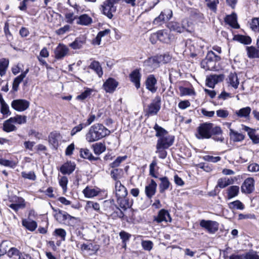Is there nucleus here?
<instances>
[{"instance_id":"obj_1","label":"nucleus","mask_w":259,"mask_h":259,"mask_svg":"<svg viewBox=\"0 0 259 259\" xmlns=\"http://www.w3.org/2000/svg\"><path fill=\"white\" fill-rule=\"evenodd\" d=\"M110 134V131L103 124L96 123L89 128L85 138L88 142L93 143L109 135Z\"/></svg>"},{"instance_id":"obj_16","label":"nucleus","mask_w":259,"mask_h":259,"mask_svg":"<svg viewBox=\"0 0 259 259\" xmlns=\"http://www.w3.org/2000/svg\"><path fill=\"white\" fill-rule=\"evenodd\" d=\"M118 85V82L112 78H109L103 85V89L107 93H113Z\"/></svg>"},{"instance_id":"obj_43","label":"nucleus","mask_w":259,"mask_h":259,"mask_svg":"<svg viewBox=\"0 0 259 259\" xmlns=\"http://www.w3.org/2000/svg\"><path fill=\"white\" fill-rule=\"evenodd\" d=\"M84 208L87 211H89L91 208H93L96 211H99L100 209V206L99 204L96 202L88 201L87 202Z\"/></svg>"},{"instance_id":"obj_61","label":"nucleus","mask_w":259,"mask_h":259,"mask_svg":"<svg viewBox=\"0 0 259 259\" xmlns=\"http://www.w3.org/2000/svg\"><path fill=\"white\" fill-rule=\"evenodd\" d=\"M65 18L66 22L72 24L73 21L76 19V17L73 13L68 12L65 14Z\"/></svg>"},{"instance_id":"obj_24","label":"nucleus","mask_w":259,"mask_h":259,"mask_svg":"<svg viewBox=\"0 0 259 259\" xmlns=\"http://www.w3.org/2000/svg\"><path fill=\"white\" fill-rule=\"evenodd\" d=\"M225 22L234 28H238L239 25L237 21V16L235 13L228 15L225 18Z\"/></svg>"},{"instance_id":"obj_11","label":"nucleus","mask_w":259,"mask_h":259,"mask_svg":"<svg viewBox=\"0 0 259 259\" xmlns=\"http://www.w3.org/2000/svg\"><path fill=\"white\" fill-rule=\"evenodd\" d=\"M54 210V217L55 220L60 224H65L69 214L66 212L53 208Z\"/></svg>"},{"instance_id":"obj_49","label":"nucleus","mask_w":259,"mask_h":259,"mask_svg":"<svg viewBox=\"0 0 259 259\" xmlns=\"http://www.w3.org/2000/svg\"><path fill=\"white\" fill-rule=\"evenodd\" d=\"M155 56L152 58H149L148 60L145 61L144 63L145 65L150 66L153 69L157 68L159 66V63L158 61L153 60H155Z\"/></svg>"},{"instance_id":"obj_56","label":"nucleus","mask_w":259,"mask_h":259,"mask_svg":"<svg viewBox=\"0 0 259 259\" xmlns=\"http://www.w3.org/2000/svg\"><path fill=\"white\" fill-rule=\"evenodd\" d=\"M53 235L60 237L62 240L65 241L66 236V232L64 229H56L53 232Z\"/></svg>"},{"instance_id":"obj_26","label":"nucleus","mask_w":259,"mask_h":259,"mask_svg":"<svg viewBox=\"0 0 259 259\" xmlns=\"http://www.w3.org/2000/svg\"><path fill=\"white\" fill-rule=\"evenodd\" d=\"M100 192L99 188H93L87 187L82 191L84 196L87 198H92L97 196Z\"/></svg>"},{"instance_id":"obj_27","label":"nucleus","mask_w":259,"mask_h":259,"mask_svg":"<svg viewBox=\"0 0 259 259\" xmlns=\"http://www.w3.org/2000/svg\"><path fill=\"white\" fill-rule=\"evenodd\" d=\"M167 38L168 35L167 33L164 31L161 30L152 34L150 37V40L152 44H154V42L152 40L153 38H157L161 41L166 42Z\"/></svg>"},{"instance_id":"obj_6","label":"nucleus","mask_w":259,"mask_h":259,"mask_svg":"<svg viewBox=\"0 0 259 259\" xmlns=\"http://www.w3.org/2000/svg\"><path fill=\"white\" fill-rule=\"evenodd\" d=\"M30 103L24 99H16L11 103L13 109L18 112H23L27 109L29 107Z\"/></svg>"},{"instance_id":"obj_14","label":"nucleus","mask_w":259,"mask_h":259,"mask_svg":"<svg viewBox=\"0 0 259 259\" xmlns=\"http://www.w3.org/2000/svg\"><path fill=\"white\" fill-rule=\"evenodd\" d=\"M157 82V79L154 75H149L145 81L146 89L152 93H155L157 90V87H156Z\"/></svg>"},{"instance_id":"obj_47","label":"nucleus","mask_w":259,"mask_h":259,"mask_svg":"<svg viewBox=\"0 0 259 259\" xmlns=\"http://www.w3.org/2000/svg\"><path fill=\"white\" fill-rule=\"evenodd\" d=\"M11 118L15 123H17L19 124L25 123L27 120V117L26 116L21 115H17L14 117H11Z\"/></svg>"},{"instance_id":"obj_60","label":"nucleus","mask_w":259,"mask_h":259,"mask_svg":"<svg viewBox=\"0 0 259 259\" xmlns=\"http://www.w3.org/2000/svg\"><path fill=\"white\" fill-rule=\"evenodd\" d=\"M85 125L83 123H81L78 125L74 126L70 132L71 136H74L76 133L80 132L83 128L85 127Z\"/></svg>"},{"instance_id":"obj_32","label":"nucleus","mask_w":259,"mask_h":259,"mask_svg":"<svg viewBox=\"0 0 259 259\" xmlns=\"http://www.w3.org/2000/svg\"><path fill=\"white\" fill-rule=\"evenodd\" d=\"M94 153L96 155H99L106 150V146L103 143H96L92 146Z\"/></svg>"},{"instance_id":"obj_35","label":"nucleus","mask_w":259,"mask_h":259,"mask_svg":"<svg viewBox=\"0 0 259 259\" xmlns=\"http://www.w3.org/2000/svg\"><path fill=\"white\" fill-rule=\"evenodd\" d=\"M239 192V187L238 186H232L227 190V197L230 199L237 196Z\"/></svg>"},{"instance_id":"obj_48","label":"nucleus","mask_w":259,"mask_h":259,"mask_svg":"<svg viewBox=\"0 0 259 259\" xmlns=\"http://www.w3.org/2000/svg\"><path fill=\"white\" fill-rule=\"evenodd\" d=\"M68 182V179L65 176H63L59 178V183L60 186L62 187L64 193H66L67 191Z\"/></svg>"},{"instance_id":"obj_2","label":"nucleus","mask_w":259,"mask_h":259,"mask_svg":"<svg viewBox=\"0 0 259 259\" xmlns=\"http://www.w3.org/2000/svg\"><path fill=\"white\" fill-rule=\"evenodd\" d=\"M153 128L156 131L155 136L159 138L157 144L165 148H168L173 144L175 140L174 136L169 135L165 129L157 123H155Z\"/></svg>"},{"instance_id":"obj_58","label":"nucleus","mask_w":259,"mask_h":259,"mask_svg":"<svg viewBox=\"0 0 259 259\" xmlns=\"http://www.w3.org/2000/svg\"><path fill=\"white\" fill-rule=\"evenodd\" d=\"M84 41L80 38L76 39L73 42L70 44V46L73 49H79L81 48Z\"/></svg>"},{"instance_id":"obj_64","label":"nucleus","mask_w":259,"mask_h":259,"mask_svg":"<svg viewBox=\"0 0 259 259\" xmlns=\"http://www.w3.org/2000/svg\"><path fill=\"white\" fill-rule=\"evenodd\" d=\"M245 259H259V255L255 251H249L244 255Z\"/></svg>"},{"instance_id":"obj_23","label":"nucleus","mask_w":259,"mask_h":259,"mask_svg":"<svg viewBox=\"0 0 259 259\" xmlns=\"http://www.w3.org/2000/svg\"><path fill=\"white\" fill-rule=\"evenodd\" d=\"M75 168V164L74 163L70 161L67 162L63 164L61 166L60 170L63 175H70L74 170Z\"/></svg>"},{"instance_id":"obj_57","label":"nucleus","mask_w":259,"mask_h":259,"mask_svg":"<svg viewBox=\"0 0 259 259\" xmlns=\"http://www.w3.org/2000/svg\"><path fill=\"white\" fill-rule=\"evenodd\" d=\"M127 158L126 155L118 157L113 162L110 164V166L112 168L118 167L120 164Z\"/></svg>"},{"instance_id":"obj_62","label":"nucleus","mask_w":259,"mask_h":259,"mask_svg":"<svg viewBox=\"0 0 259 259\" xmlns=\"http://www.w3.org/2000/svg\"><path fill=\"white\" fill-rule=\"evenodd\" d=\"M248 136L254 144H257L259 143V135L255 133V130H254L251 133H250Z\"/></svg>"},{"instance_id":"obj_51","label":"nucleus","mask_w":259,"mask_h":259,"mask_svg":"<svg viewBox=\"0 0 259 259\" xmlns=\"http://www.w3.org/2000/svg\"><path fill=\"white\" fill-rule=\"evenodd\" d=\"M250 28L254 32H259V17L252 19Z\"/></svg>"},{"instance_id":"obj_28","label":"nucleus","mask_w":259,"mask_h":259,"mask_svg":"<svg viewBox=\"0 0 259 259\" xmlns=\"http://www.w3.org/2000/svg\"><path fill=\"white\" fill-rule=\"evenodd\" d=\"M93 22L92 19L87 14H82L79 16L77 20V24L81 25L88 26Z\"/></svg>"},{"instance_id":"obj_29","label":"nucleus","mask_w":259,"mask_h":259,"mask_svg":"<svg viewBox=\"0 0 259 259\" xmlns=\"http://www.w3.org/2000/svg\"><path fill=\"white\" fill-rule=\"evenodd\" d=\"M229 135L231 139L236 142L242 141L245 138V136L243 134L238 133L232 128H230Z\"/></svg>"},{"instance_id":"obj_46","label":"nucleus","mask_w":259,"mask_h":259,"mask_svg":"<svg viewBox=\"0 0 259 259\" xmlns=\"http://www.w3.org/2000/svg\"><path fill=\"white\" fill-rule=\"evenodd\" d=\"M229 207L231 209H237L242 210L244 208L243 203L239 200H236L228 204Z\"/></svg>"},{"instance_id":"obj_25","label":"nucleus","mask_w":259,"mask_h":259,"mask_svg":"<svg viewBox=\"0 0 259 259\" xmlns=\"http://www.w3.org/2000/svg\"><path fill=\"white\" fill-rule=\"evenodd\" d=\"M12 119L10 118L9 119L5 121L3 123V130L7 133L15 131L17 130V127L14 125Z\"/></svg>"},{"instance_id":"obj_36","label":"nucleus","mask_w":259,"mask_h":259,"mask_svg":"<svg viewBox=\"0 0 259 259\" xmlns=\"http://www.w3.org/2000/svg\"><path fill=\"white\" fill-rule=\"evenodd\" d=\"M228 82L233 88L237 89L239 83L237 75L234 73H230L228 76Z\"/></svg>"},{"instance_id":"obj_21","label":"nucleus","mask_w":259,"mask_h":259,"mask_svg":"<svg viewBox=\"0 0 259 259\" xmlns=\"http://www.w3.org/2000/svg\"><path fill=\"white\" fill-rule=\"evenodd\" d=\"M165 15H166V19L169 20L172 17V11L170 10H167L166 12V13L163 12H161L160 15L155 18L153 21V23L156 25H160L165 21Z\"/></svg>"},{"instance_id":"obj_37","label":"nucleus","mask_w":259,"mask_h":259,"mask_svg":"<svg viewBox=\"0 0 259 259\" xmlns=\"http://www.w3.org/2000/svg\"><path fill=\"white\" fill-rule=\"evenodd\" d=\"M90 68L94 70L100 77L103 75V71L100 63L98 61H93L90 65Z\"/></svg>"},{"instance_id":"obj_3","label":"nucleus","mask_w":259,"mask_h":259,"mask_svg":"<svg viewBox=\"0 0 259 259\" xmlns=\"http://www.w3.org/2000/svg\"><path fill=\"white\" fill-rule=\"evenodd\" d=\"M221 58L210 51L208 53L206 57L203 59L201 63V67L206 70H212L216 69L217 62L220 61Z\"/></svg>"},{"instance_id":"obj_5","label":"nucleus","mask_w":259,"mask_h":259,"mask_svg":"<svg viewBox=\"0 0 259 259\" xmlns=\"http://www.w3.org/2000/svg\"><path fill=\"white\" fill-rule=\"evenodd\" d=\"M200 226L209 233L214 234L218 230L219 224L216 221L202 220L200 222Z\"/></svg>"},{"instance_id":"obj_53","label":"nucleus","mask_w":259,"mask_h":259,"mask_svg":"<svg viewBox=\"0 0 259 259\" xmlns=\"http://www.w3.org/2000/svg\"><path fill=\"white\" fill-rule=\"evenodd\" d=\"M93 92V90L89 88L86 89V90L82 93L80 95L77 96L76 98L79 100H84L88 97H89L92 92Z\"/></svg>"},{"instance_id":"obj_31","label":"nucleus","mask_w":259,"mask_h":259,"mask_svg":"<svg viewBox=\"0 0 259 259\" xmlns=\"http://www.w3.org/2000/svg\"><path fill=\"white\" fill-rule=\"evenodd\" d=\"M80 155L82 158L88 159L91 161H96L100 159L99 157L94 156L90 150L87 148L80 149Z\"/></svg>"},{"instance_id":"obj_8","label":"nucleus","mask_w":259,"mask_h":259,"mask_svg":"<svg viewBox=\"0 0 259 259\" xmlns=\"http://www.w3.org/2000/svg\"><path fill=\"white\" fill-rule=\"evenodd\" d=\"M103 13L111 19L113 17V13L116 11V7L108 0L105 1L101 6Z\"/></svg>"},{"instance_id":"obj_9","label":"nucleus","mask_w":259,"mask_h":259,"mask_svg":"<svg viewBox=\"0 0 259 259\" xmlns=\"http://www.w3.org/2000/svg\"><path fill=\"white\" fill-rule=\"evenodd\" d=\"M13 203L8 205L9 207L15 211H18L20 209H23L26 207L25 200L20 197H15L10 200Z\"/></svg>"},{"instance_id":"obj_39","label":"nucleus","mask_w":259,"mask_h":259,"mask_svg":"<svg viewBox=\"0 0 259 259\" xmlns=\"http://www.w3.org/2000/svg\"><path fill=\"white\" fill-rule=\"evenodd\" d=\"M156 153L158 154V157L161 159L165 158L167 156V152L165 151V149L168 148L164 147L157 143L156 144Z\"/></svg>"},{"instance_id":"obj_54","label":"nucleus","mask_w":259,"mask_h":259,"mask_svg":"<svg viewBox=\"0 0 259 259\" xmlns=\"http://www.w3.org/2000/svg\"><path fill=\"white\" fill-rule=\"evenodd\" d=\"M17 20L16 18L13 17L11 19H9L5 23V26L4 28V31L5 34V35L8 37L9 36H12V34L9 30V24L10 22L13 21V20Z\"/></svg>"},{"instance_id":"obj_55","label":"nucleus","mask_w":259,"mask_h":259,"mask_svg":"<svg viewBox=\"0 0 259 259\" xmlns=\"http://www.w3.org/2000/svg\"><path fill=\"white\" fill-rule=\"evenodd\" d=\"M22 177L24 179H27L30 180H35L36 177L34 171H23L21 172Z\"/></svg>"},{"instance_id":"obj_45","label":"nucleus","mask_w":259,"mask_h":259,"mask_svg":"<svg viewBox=\"0 0 259 259\" xmlns=\"http://www.w3.org/2000/svg\"><path fill=\"white\" fill-rule=\"evenodd\" d=\"M122 172V169L115 168L111 171L110 175L114 181L116 182L119 181L118 180L121 178Z\"/></svg>"},{"instance_id":"obj_22","label":"nucleus","mask_w":259,"mask_h":259,"mask_svg":"<svg viewBox=\"0 0 259 259\" xmlns=\"http://www.w3.org/2000/svg\"><path fill=\"white\" fill-rule=\"evenodd\" d=\"M157 188V184L153 180H151L150 183L145 187V193L146 196L151 198L154 196L156 193Z\"/></svg>"},{"instance_id":"obj_15","label":"nucleus","mask_w":259,"mask_h":259,"mask_svg":"<svg viewBox=\"0 0 259 259\" xmlns=\"http://www.w3.org/2000/svg\"><path fill=\"white\" fill-rule=\"evenodd\" d=\"M254 180L252 178H247L241 186V191L242 193L249 194L254 190Z\"/></svg>"},{"instance_id":"obj_18","label":"nucleus","mask_w":259,"mask_h":259,"mask_svg":"<svg viewBox=\"0 0 259 259\" xmlns=\"http://www.w3.org/2000/svg\"><path fill=\"white\" fill-rule=\"evenodd\" d=\"M154 221L158 223L162 222H170L171 219L168 212L164 209H162L158 212V215L154 217Z\"/></svg>"},{"instance_id":"obj_33","label":"nucleus","mask_w":259,"mask_h":259,"mask_svg":"<svg viewBox=\"0 0 259 259\" xmlns=\"http://www.w3.org/2000/svg\"><path fill=\"white\" fill-rule=\"evenodd\" d=\"M234 180L232 178H221L218 180L217 187L220 188H224L232 184Z\"/></svg>"},{"instance_id":"obj_59","label":"nucleus","mask_w":259,"mask_h":259,"mask_svg":"<svg viewBox=\"0 0 259 259\" xmlns=\"http://www.w3.org/2000/svg\"><path fill=\"white\" fill-rule=\"evenodd\" d=\"M126 4L132 7H136L139 5H143L145 0H123Z\"/></svg>"},{"instance_id":"obj_7","label":"nucleus","mask_w":259,"mask_h":259,"mask_svg":"<svg viewBox=\"0 0 259 259\" xmlns=\"http://www.w3.org/2000/svg\"><path fill=\"white\" fill-rule=\"evenodd\" d=\"M186 23L188 24V21L186 19L183 20L182 22V24L177 22H171L168 24V27L171 30L175 31L179 33H182L184 31L190 32L188 27L185 25Z\"/></svg>"},{"instance_id":"obj_44","label":"nucleus","mask_w":259,"mask_h":259,"mask_svg":"<svg viewBox=\"0 0 259 259\" xmlns=\"http://www.w3.org/2000/svg\"><path fill=\"white\" fill-rule=\"evenodd\" d=\"M1 113L5 117L11 114L8 105L5 102L1 103Z\"/></svg>"},{"instance_id":"obj_42","label":"nucleus","mask_w":259,"mask_h":259,"mask_svg":"<svg viewBox=\"0 0 259 259\" xmlns=\"http://www.w3.org/2000/svg\"><path fill=\"white\" fill-rule=\"evenodd\" d=\"M160 180L161 183L159 185V191L160 193H163L169 188L170 182H169L168 179L166 177L161 178Z\"/></svg>"},{"instance_id":"obj_17","label":"nucleus","mask_w":259,"mask_h":259,"mask_svg":"<svg viewBox=\"0 0 259 259\" xmlns=\"http://www.w3.org/2000/svg\"><path fill=\"white\" fill-rule=\"evenodd\" d=\"M223 79L224 76L222 74L210 75L206 78V84L209 88H213L216 84L223 81Z\"/></svg>"},{"instance_id":"obj_52","label":"nucleus","mask_w":259,"mask_h":259,"mask_svg":"<svg viewBox=\"0 0 259 259\" xmlns=\"http://www.w3.org/2000/svg\"><path fill=\"white\" fill-rule=\"evenodd\" d=\"M9 244V242L5 241L0 244V257L7 253Z\"/></svg>"},{"instance_id":"obj_50","label":"nucleus","mask_w":259,"mask_h":259,"mask_svg":"<svg viewBox=\"0 0 259 259\" xmlns=\"http://www.w3.org/2000/svg\"><path fill=\"white\" fill-rule=\"evenodd\" d=\"M179 89L180 91V95L181 96L191 95L194 93L193 90L190 88L180 87Z\"/></svg>"},{"instance_id":"obj_63","label":"nucleus","mask_w":259,"mask_h":259,"mask_svg":"<svg viewBox=\"0 0 259 259\" xmlns=\"http://www.w3.org/2000/svg\"><path fill=\"white\" fill-rule=\"evenodd\" d=\"M79 221L78 218L72 217L69 214L67 220V223L65 224L68 226H74Z\"/></svg>"},{"instance_id":"obj_40","label":"nucleus","mask_w":259,"mask_h":259,"mask_svg":"<svg viewBox=\"0 0 259 259\" xmlns=\"http://www.w3.org/2000/svg\"><path fill=\"white\" fill-rule=\"evenodd\" d=\"M234 39L235 40L245 45L250 44L251 42V39L249 36L243 35H235Z\"/></svg>"},{"instance_id":"obj_12","label":"nucleus","mask_w":259,"mask_h":259,"mask_svg":"<svg viewBox=\"0 0 259 259\" xmlns=\"http://www.w3.org/2000/svg\"><path fill=\"white\" fill-rule=\"evenodd\" d=\"M115 192L117 200H119V198H124L127 194L126 188L121 183L120 181L115 182Z\"/></svg>"},{"instance_id":"obj_41","label":"nucleus","mask_w":259,"mask_h":259,"mask_svg":"<svg viewBox=\"0 0 259 259\" xmlns=\"http://www.w3.org/2000/svg\"><path fill=\"white\" fill-rule=\"evenodd\" d=\"M9 60L5 58L0 59V75H4L9 65Z\"/></svg>"},{"instance_id":"obj_30","label":"nucleus","mask_w":259,"mask_h":259,"mask_svg":"<svg viewBox=\"0 0 259 259\" xmlns=\"http://www.w3.org/2000/svg\"><path fill=\"white\" fill-rule=\"evenodd\" d=\"M28 71L29 69H27L25 71L22 72L20 75L18 76L14 79L13 83V90L14 91H17L18 90L19 84L26 76Z\"/></svg>"},{"instance_id":"obj_4","label":"nucleus","mask_w":259,"mask_h":259,"mask_svg":"<svg viewBox=\"0 0 259 259\" xmlns=\"http://www.w3.org/2000/svg\"><path fill=\"white\" fill-rule=\"evenodd\" d=\"M211 123H203L200 124L197 128L195 136L198 139H209L211 131Z\"/></svg>"},{"instance_id":"obj_13","label":"nucleus","mask_w":259,"mask_h":259,"mask_svg":"<svg viewBox=\"0 0 259 259\" xmlns=\"http://www.w3.org/2000/svg\"><path fill=\"white\" fill-rule=\"evenodd\" d=\"M55 57L57 59H61L69 53L68 48L64 45L59 44L54 51Z\"/></svg>"},{"instance_id":"obj_19","label":"nucleus","mask_w":259,"mask_h":259,"mask_svg":"<svg viewBox=\"0 0 259 259\" xmlns=\"http://www.w3.org/2000/svg\"><path fill=\"white\" fill-rule=\"evenodd\" d=\"M130 80L134 83L136 88L138 89L140 87V80L141 74L139 69H135L130 74Z\"/></svg>"},{"instance_id":"obj_10","label":"nucleus","mask_w":259,"mask_h":259,"mask_svg":"<svg viewBox=\"0 0 259 259\" xmlns=\"http://www.w3.org/2000/svg\"><path fill=\"white\" fill-rule=\"evenodd\" d=\"M161 98L156 96L148 106V113L153 115L157 113L160 109Z\"/></svg>"},{"instance_id":"obj_20","label":"nucleus","mask_w":259,"mask_h":259,"mask_svg":"<svg viewBox=\"0 0 259 259\" xmlns=\"http://www.w3.org/2000/svg\"><path fill=\"white\" fill-rule=\"evenodd\" d=\"M251 111V109L250 107H246L236 110L234 114L238 118L248 119L249 118Z\"/></svg>"},{"instance_id":"obj_38","label":"nucleus","mask_w":259,"mask_h":259,"mask_svg":"<svg viewBox=\"0 0 259 259\" xmlns=\"http://www.w3.org/2000/svg\"><path fill=\"white\" fill-rule=\"evenodd\" d=\"M247 54L249 58H255L259 57V52L254 47H246Z\"/></svg>"},{"instance_id":"obj_34","label":"nucleus","mask_w":259,"mask_h":259,"mask_svg":"<svg viewBox=\"0 0 259 259\" xmlns=\"http://www.w3.org/2000/svg\"><path fill=\"white\" fill-rule=\"evenodd\" d=\"M22 224L24 227L30 231H34L37 226L35 221L30 220H23Z\"/></svg>"}]
</instances>
